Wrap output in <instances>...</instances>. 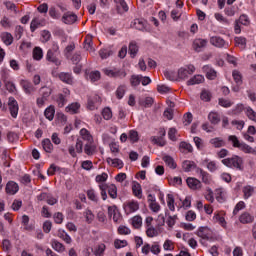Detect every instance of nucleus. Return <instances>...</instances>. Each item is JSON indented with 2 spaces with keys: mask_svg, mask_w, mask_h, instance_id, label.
Returning a JSON list of instances; mask_svg holds the SVG:
<instances>
[{
  "mask_svg": "<svg viewBox=\"0 0 256 256\" xmlns=\"http://www.w3.org/2000/svg\"><path fill=\"white\" fill-rule=\"evenodd\" d=\"M80 135L84 141H87V143L93 141V136L91 135V132H89V130H87L86 128H82L80 130Z\"/></svg>",
  "mask_w": 256,
  "mask_h": 256,
  "instance_id": "c03bdc74",
  "label": "nucleus"
},
{
  "mask_svg": "<svg viewBox=\"0 0 256 256\" xmlns=\"http://www.w3.org/2000/svg\"><path fill=\"white\" fill-rule=\"evenodd\" d=\"M196 174L201 179L202 183L205 185H211L213 179L211 178V174L207 171L203 170L202 168H196Z\"/></svg>",
  "mask_w": 256,
  "mask_h": 256,
  "instance_id": "2eb2a0df",
  "label": "nucleus"
},
{
  "mask_svg": "<svg viewBox=\"0 0 256 256\" xmlns=\"http://www.w3.org/2000/svg\"><path fill=\"white\" fill-rule=\"evenodd\" d=\"M202 71L206 74L207 79H210L211 81L217 77V71H215V69L211 68L209 65L203 66Z\"/></svg>",
  "mask_w": 256,
  "mask_h": 256,
  "instance_id": "4be33fe9",
  "label": "nucleus"
},
{
  "mask_svg": "<svg viewBox=\"0 0 256 256\" xmlns=\"http://www.w3.org/2000/svg\"><path fill=\"white\" fill-rule=\"evenodd\" d=\"M79 109H81V104L79 102H73L65 108V111L66 113H70V115H77Z\"/></svg>",
  "mask_w": 256,
  "mask_h": 256,
  "instance_id": "5701e85b",
  "label": "nucleus"
},
{
  "mask_svg": "<svg viewBox=\"0 0 256 256\" xmlns=\"http://www.w3.org/2000/svg\"><path fill=\"white\" fill-rule=\"evenodd\" d=\"M101 105V97L97 94L88 97L87 109L95 111Z\"/></svg>",
  "mask_w": 256,
  "mask_h": 256,
  "instance_id": "4468645a",
  "label": "nucleus"
},
{
  "mask_svg": "<svg viewBox=\"0 0 256 256\" xmlns=\"http://www.w3.org/2000/svg\"><path fill=\"white\" fill-rule=\"evenodd\" d=\"M62 21L66 25H73V23H75V21H77V15H75V14H73L71 12L65 13L62 16Z\"/></svg>",
  "mask_w": 256,
  "mask_h": 256,
  "instance_id": "b1692460",
  "label": "nucleus"
},
{
  "mask_svg": "<svg viewBox=\"0 0 256 256\" xmlns=\"http://www.w3.org/2000/svg\"><path fill=\"white\" fill-rule=\"evenodd\" d=\"M20 86L22 87L26 95H33V93L37 91V88L35 87V85H33V83H31V81L29 80L22 79L20 81Z\"/></svg>",
  "mask_w": 256,
  "mask_h": 256,
  "instance_id": "ddd939ff",
  "label": "nucleus"
},
{
  "mask_svg": "<svg viewBox=\"0 0 256 256\" xmlns=\"http://www.w3.org/2000/svg\"><path fill=\"white\" fill-rule=\"evenodd\" d=\"M51 247L54 249V251H57V253H64L65 251V245L56 239L51 240Z\"/></svg>",
  "mask_w": 256,
  "mask_h": 256,
  "instance_id": "c756f323",
  "label": "nucleus"
},
{
  "mask_svg": "<svg viewBox=\"0 0 256 256\" xmlns=\"http://www.w3.org/2000/svg\"><path fill=\"white\" fill-rule=\"evenodd\" d=\"M19 191V184L14 181H9L6 184V193L7 195H15Z\"/></svg>",
  "mask_w": 256,
  "mask_h": 256,
  "instance_id": "aec40b11",
  "label": "nucleus"
},
{
  "mask_svg": "<svg viewBox=\"0 0 256 256\" xmlns=\"http://www.w3.org/2000/svg\"><path fill=\"white\" fill-rule=\"evenodd\" d=\"M61 51L59 50V44L55 41L52 42V46L49 48L46 54V61L53 63L56 67L61 65V60L59 59Z\"/></svg>",
  "mask_w": 256,
  "mask_h": 256,
  "instance_id": "f257e3e1",
  "label": "nucleus"
},
{
  "mask_svg": "<svg viewBox=\"0 0 256 256\" xmlns=\"http://www.w3.org/2000/svg\"><path fill=\"white\" fill-rule=\"evenodd\" d=\"M162 160L170 169H177V164L175 163V160L173 159V157L166 155L162 158Z\"/></svg>",
  "mask_w": 256,
  "mask_h": 256,
  "instance_id": "ea45409f",
  "label": "nucleus"
},
{
  "mask_svg": "<svg viewBox=\"0 0 256 256\" xmlns=\"http://www.w3.org/2000/svg\"><path fill=\"white\" fill-rule=\"evenodd\" d=\"M99 55L101 59H107L108 57H111V55H113V52L109 49H101L99 51Z\"/></svg>",
  "mask_w": 256,
  "mask_h": 256,
  "instance_id": "69168bd1",
  "label": "nucleus"
},
{
  "mask_svg": "<svg viewBox=\"0 0 256 256\" xmlns=\"http://www.w3.org/2000/svg\"><path fill=\"white\" fill-rule=\"evenodd\" d=\"M146 235L147 237H150V238L157 237V235H159V231H157L155 227L150 226L146 228Z\"/></svg>",
  "mask_w": 256,
  "mask_h": 256,
  "instance_id": "bf43d9fd",
  "label": "nucleus"
},
{
  "mask_svg": "<svg viewBox=\"0 0 256 256\" xmlns=\"http://www.w3.org/2000/svg\"><path fill=\"white\" fill-rule=\"evenodd\" d=\"M205 81V77L203 75H195L187 81V85H199Z\"/></svg>",
  "mask_w": 256,
  "mask_h": 256,
  "instance_id": "c9c22d12",
  "label": "nucleus"
},
{
  "mask_svg": "<svg viewBox=\"0 0 256 256\" xmlns=\"http://www.w3.org/2000/svg\"><path fill=\"white\" fill-rule=\"evenodd\" d=\"M106 246L105 244H100L97 246L96 250L94 251L95 256H103V253H105Z\"/></svg>",
  "mask_w": 256,
  "mask_h": 256,
  "instance_id": "774afa93",
  "label": "nucleus"
},
{
  "mask_svg": "<svg viewBox=\"0 0 256 256\" xmlns=\"http://www.w3.org/2000/svg\"><path fill=\"white\" fill-rule=\"evenodd\" d=\"M234 41L236 43V47H239L242 51L247 47V39L245 37H235Z\"/></svg>",
  "mask_w": 256,
  "mask_h": 256,
  "instance_id": "79ce46f5",
  "label": "nucleus"
},
{
  "mask_svg": "<svg viewBox=\"0 0 256 256\" xmlns=\"http://www.w3.org/2000/svg\"><path fill=\"white\" fill-rule=\"evenodd\" d=\"M60 81L67 85H73V76L69 72H61L58 74Z\"/></svg>",
  "mask_w": 256,
  "mask_h": 256,
  "instance_id": "393cba45",
  "label": "nucleus"
},
{
  "mask_svg": "<svg viewBox=\"0 0 256 256\" xmlns=\"http://www.w3.org/2000/svg\"><path fill=\"white\" fill-rule=\"evenodd\" d=\"M151 142L154 145H158V147H165V145H167V141H165V138L160 137V136H152L151 137Z\"/></svg>",
  "mask_w": 256,
  "mask_h": 256,
  "instance_id": "a19ab883",
  "label": "nucleus"
},
{
  "mask_svg": "<svg viewBox=\"0 0 256 256\" xmlns=\"http://www.w3.org/2000/svg\"><path fill=\"white\" fill-rule=\"evenodd\" d=\"M207 43V39L196 38L193 41L192 47L196 53H201V51L207 47Z\"/></svg>",
  "mask_w": 256,
  "mask_h": 256,
  "instance_id": "dca6fc26",
  "label": "nucleus"
},
{
  "mask_svg": "<svg viewBox=\"0 0 256 256\" xmlns=\"http://www.w3.org/2000/svg\"><path fill=\"white\" fill-rule=\"evenodd\" d=\"M215 197L216 200L218 201V203H225V192L223 191V189L218 188L215 190Z\"/></svg>",
  "mask_w": 256,
  "mask_h": 256,
  "instance_id": "a18cd8bd",
  "label": "nucleus"
},
{
  "mask_svg": "<svg viewBox=\"0 0 256 256\" xmlns=\"http://www.w3.org/2000/svg\"><path fill=\"white\" fill-rule=\"evenodd\" d=\"M128 51H129L131 57L134 58L137 55V53L139 52V46H137L136 42H130Z\"/></svg>",
  "mask_w": 256,
  "mask_h": 256,
  "instance_id": "49530a36",
  "label": "nucleus"
},
{
  "mask_svg": "<svg viewBox=\"0 0 256 256\" xmlns=\"http://www.w3.org/2000/svg\"><path fill=\"white\" fill-rule=\"evenodd\" d=\"M39 27H41V20H39V18H34L30 24L31 32L35 33V31H37V29H39Z\"/></svg>",
  "mask_w": 256,
  "mask_h": 256,
  "instance_id": "5fc2aeb1",
  "label": "nucleus"
},
{
  "mask_svg": "<svg viewBox=\"0 0 256 256\" xmlns=\"http://www.w3.org/2000/svg\"><path fill=\"white\" fill-rule=\"evenodd\" d=\"M228 141L235 149H240V151H243V153H250L252 155H256L255 149H253V147L249 146L245 142L239 141V138L236 135L228 136Z\"/></svg>",
  "mask_w": 256,
  "mask_h": 256,
  "instance_id": "f03ea898",
  "label": "nucleus"
},
{
  "mask_svg": "<svg viewBox=\"0 0 256 256\" xmlns=\"http://www.w3.org/2000/svg\"><path fill=\"white\" fill-rule=\"evenodd\" d=\"M123 209L126 215H131V213L139 211V202L137 200H127L123 203Z\"/></svg>",
  "mask_w": 256,
  "mask_h": 256,
  "instance_id": "1a4fd4ad",
  "label": "nucleus"
},
{
  "mask_svg": "<svg viewBox=\"0 0 256 256\" xmlns=\"http://www.w3.org/2000/svg\"><path fill=\"white\" fill-rule=\"evenodd\" d=\"M127 91V87L125 85H120L116 90L117 99H121L125 97V92Z\"/></svg>",
  "mask_w": 256,
  "mask_h": 256,
  "instance_id": "13d9d810",
  "label": "nucleus"
},
{
  "mask_svg": "<svg viewBox=\"0 0 256 256\" xmlns=\"http://www.w3.org/2000/svg\"><path fill=\"white\" fill-rule=\"evenodd\" d=\"M3 42L5 43V45H11L13 43V35H11V33H5L2 37Z\"/></svg>",
  "mask_w": 256,
  "mask_h": 256,
  "instance_id": "338daca9",
  "label": "nucleus"
},
{
  "mask_svg": "<svg viewBox=\"0 0 256 256\" xmlns=\"http://www.w3.org/2000/svg\"><path fill=\"white\" fill-rule=\"evenodd\" d=\"M179 151L181 153H193V146L188 142L182 141L179 144Z\"/></svg>",
  "mask_w": 256,
  "mask_h": 256,
  "instance_id": "473e14b6",
  "label": "nucleus"
},
{
  "mask_svg": "<svg viewBox=\"0 0 256 256\" xmlns=\"http://www.w3.org/2000/svg\"><path fill=\"white\" fill-rule=\"evenodd\" d=\"M42 146L46 153H51L53 151V143H51V140L49 139H44L42 141Z\"/></svg>",
  "mask_w": 256,
  "mask_h": 256,
  "instance_id": "8fccbe9b",
  "label": "nucleus"
},
{
  "mask_svg": "<svg viewBox=\"0 0 256 256\" xmlns=\"http://www.w3.org/2000/svg\"><path fill=\"white\" fill-rule=\"evenodd\" d=\"M211 97V92L209 90H202L200 94V99L202 101H206V103H208L209 101H211Z\"/></svg>",
  "mask_w": 256,
  "mask_h": 256,
  "instance_id": "680f3d73",
  "label": "nucleus"
},
{
  "mask_svg": "<svg viewBox=\"0 0 256 256\" xmlns=\"http://www.w3.org/2000/svg\"><path fill=\"white\" fill-rule=\"evenodd\" d=\"M44 116L46 119H48V121H53V119H55V106L50 105L47 107L44 111Z\"/></svg>",
  "mask_w": 256,
  "mask_h": 256,
  "instance_id": "72a5a7b5",
  "label": "nucleus"
},
{
  "mask_svg": "<svg viewBox=\"0 0 256 256\" xmlns=\"http://www.w3.org/2000/svg\"><path fill=\"white\" fill-rule=\"evenodd\" d=\"M132 193L134 197H137V199H141L143 197V189L141 188V184H139L138 182H133Z\"/></svg>",
  "mask_w": 256,
  "mask_h": 256,
  "instance_id": "bb28decb",
  "label": "nucleus"
},
{
  "mask_svg": "<svg viewBox=\"0 0 256 256\" xmlns=\"http://www.w3.org/2000/svg\"><path fill=\"white\" fill-rule=\"evenodd\" d=\"M186 183L189 187V189H192V191H199L203 185L197 178L189 177L186 179Z\"/></svg>",
  "mask_w": 256,
  "mask_h": 256,
  "instance_id": "f3484780",
  "label": "nucleus"
},
{
  "mask_svg": "<svg viewBox=\"0 0 256 256\" xmlns=\"http://www.w3.org/2000/svg\"><path fill=\"white\" fill-rule=\"evenodd\" d=\"M232 77L237 85L243 84V76L241 75V72H239L238 70H234L232 72Z\"/></svg>",
  "mask_w": 256,
  "mask_h": 256,
  "instance_id": "09e8293b",
  "label": "nucleus"
},
{
  "mask_svg": "<svg viewBox=\"0 0 256 256\" xmlns=\"http://www.w3.org/2000/svg\"><path fill=\"white\" fill-rule=\"evenodd\" d=\"M84 217L86 219V222L87 223H93L94 219H95V215L93 214V211L87 209L85 210L84 212Z\"/></svg>",
  "mask_w": 256,
  "mask_h": 256,
  "instance_id": "052dcab7",
  "label": "nucleus"
},
{
  "mask_svg": "<svg viewBox=\"0 0 256 256\" xmlns=\"http://www.w3.org/2000/svg\"><path fill=\"white\" fill-rule=\"evenodd\" d=\"M221 163L229 169H237V171H243V158L238 155H233L230 158H224Z\"/></svg>",
  "mask_w": 256,
  "mask_h": 256,
  "instance_id": "39448f33",
  "label": "nucleus"
},
{
  "mask_svg": "<svg viewBox=\"0 0 256 256\" xmlns=\"http://www.w3.org/2000/svg\"><path fill=\"white\" fill-rule=\"evenodd\" d=\"M210 43L213 47H217L218 49H227V47H229V42L225 41L221 36H212Z\"/></svg>",
  "mask_w": 256,
  "mask_h": 256,
  "instance_id": "9b49d317",
  "label": "nucleus"
},
{
  "mask_svg": "<svg viewBox=\"0 0 256 256\" xmlns=\"http://www.w3.org/2000/svg\"><path fill=\"white\" fill-rule=\"evenodd\" d=\"M239 221L242 223V225H251V223L255 221V216L249 212H243L239 216Z\"/></svg>",
  "mask_w": 256,
  "mask_h": 256,
  "instance_id": "a211bd4d",
  "label": "nucleus"
},
{
  "mask_svg": "<svg viewBox=\"0 0 256 256\" xmlns=\"http://www.w3.org/2000/svg\"><path fill=\"white\" fill-rule=\"evenodd\" d=\"M245 113H246V117H248V119H250V121H254V123H256V112L254 111L253 108H251L249 106L246 107Z\"/></svg>",
  "mask_w": 256,
  "mask_h": 256,
  "instance_id": "de8ad7c7",
  "label": "nucleus"
},
{
  "mask_svg": "<svg viewBox=\"0 0 256 256\" xmlns=\"http://www.w3.org/2000/svg\"><path fill=\"white\" fill-rule=\"evenodd\" d=\"M39 97L36 99L37 107H45V102L49 101V97L53 95V87L51 86H42L39 90Z\"/></svg>",
  "mask_w": 256,
  "mask_h": 256,
  "instance_id": "20e7f679",
  "label": "nucleus"
},
{
  "mask_svg": "<svg viewBox=\"0 0 256 256\" xmlns=\"http://www.w3.org/2000/svg\"><path fill=\"white\" fill-rule=\"evenodd\" d=\"M38 201H46V203H48V205L57 204V199L55 197L51 196V194H47V193H41L38 196Z\"/></svg>",
  "mask_w": 256,
  "mask_h": 256,
  "instance_id": "412c9836",
  "label": "nucleus"
},
{
  "mask_svg": "<svg viewBox=\"0 0 256 256\" xmlns=\"http://www.w3.org/2000/svg\"><path fill=\"white\" fill-rule=\"evenodd\" d=\"M8 107L11 117H13V119H17V115H19V103L17 100H15L13 97H9Z\"/></svg>",
  "mask_w": 256,
  "mask_h": 256,
  "instance_id": "f8f14e48",
  "label": "nucleus"
},
{
  "mask_svg": "<svg viewBox=\"0 0 256 256\" xmlns=\"http://www.w3.org/2000/svg\"><path fill=\"white\" fill-rule=\"evenodd\" d=\"M70 98L71 90H69V88H63L62 91L54 97V102L56 103L57 107L62 109V107H65L66 104L69 103Z\"/></svg>",
  "mask_w": 256,
  "mask_h": 256,
  "instance_id": "0eeeda50",
  "label": "nucleus"
},
{
  "mask_svg": "<svg viewBox=\"0 0 256 256\" xmlns=\"http://www.w3.org/2000/svg\"><path fill=\"white\" fill-rule=\"evenodd\" d=\"M210 145H213L215 149H220V147H225V140L221 137L212 138L209 141Z\"/></svg>",
  "mask_w": 256,
  "mask_h": 256,
  "instance_id": "f704fd0d",
  "label": "nucleus"
},
{
  "mask_svg": "<svg viewBox=\"0 0 256 256\" xmlns=\"http://www.w3.org/2000/svg\"><path fill=\"white\" fill-rule=\"evenodd\" d=\"M177 219H179L177 215L172 216L168 214V219L166 221V224L168 225V227H170V229L174 227L175 223H177Z\"/></svg>",
  "mask_w": 256,
  "mask_h": 256,
  "instance_id": "e2e57ef3",
  "label": "nucleus"
},
{
  "mask_svg": "<svg viewBox=\"0 0 256 256\" xmlns=\"http://www.w3.org/2000/svg\"><path fill=\"white\" fill-rule=\"evenodd\" d=\"M57 237H59V239H62V241H64V243H66L67 245H71L73 243V239L71 238V236H69V234H67V232H65V230L59 229Z\"/></svg>",
  "mask_w": 256,
  "mask_h": 256,
  "instance_id": "cd10ccee",
  "label": "nucleus"
},
{
  "mask_svg": "<svg viewBox=\"0 0 256 256\" xmlns=\"http://www.w3.org/2000/svg\"><path fill=\"white\" fill-rule=\"evenodd\" d=\"M242 193L244 195V199H249V197H252L253 193H255V188L251 185L244 186Z\"/></svg>",
  "mask_w": 256,
  "mask_h": 256,
  "instance_id": "4c0bfd02",
  "label": "nucleus"
},
{
  "mask_svg": "<svg viewBox=\"0 0 256 256\" xmlns=\"http://www.w3.org/2000/svg\"><path fill=\"white\" fill-rule=\"evenodd\" d=\"M114 2L116 3L118 13H127L129 11V6L125 0H114Z\"/></svg>",
  "mask_w": 256,
  "mask_h": 256,
  "instance_id": "a878e982",
  "label": "nucleus"
},
{
  "mask_svg": "<svg viewBox=\"0 0 256 256\" xmlns=\"http://www.w3.org/2000/svg\"><path fill=\"white\" fill-rule=\"evenodd\" d=\"M86 77L91 83H95L96 81H99L101 79V72L99 71H91L86 72Z\"/></svg>",
  "mask_w": 256,
  "mask_h": 256,
  "instance_id": "2f4dec72",
  "label": "nucleus"
},
{
  "mask_svg": "<svg viewBox=\"0 0 256 256\" xmlns=\"http://www.w3.org/2000/svg\"><path fill=\"white\" fill-rule=\"evenodd\" d=\"M164 251H175V242L173 240H165L163 244Z\"/></svg>",
  "mask_w": 256,
  "mask_h": 256,
  "instance_id": "603ef678",
  "label": "nucleus"
},
{
  "mask_svg": "<svg viewBox=\"0 0 256 256\" xmlns=\"http://www.w3.org/2000/svg\"><path fill=\"white\" fill-rule=\"evenodd\" d=\"M193 73H195V66H193V64H189L178 70V78L185 81V79H189V76L193 75Z\"/></svg>",
  "mask_w": 256,
  "mask_h": 256,
  "instance_id": "6e6552de",
  "label": "nucleus"
},
{
  "mask_svg": "<svg viewBox=\"0 0 256 256\" xmlns=\"http://www.w3.org/2000/svg\"><path fill=\"white\" fill-rule=\"evenodd\" d=\"M107 163H109L110 165H112V167H117L118 169H123V160L118 159V158H107L106 159Z\"/></svg>",
  "mask_w": 256,
  "mask_h": 256,
  "instance_id": "58836bf2",
  "label": "nucleus"
},
{
  "mask_svg": "<svg viewBox=\"0 0 256 256\" xmlns=\"http://www.w3.org/2000/svg\"><path fill=\"white\" fill-rule=\"evenodd\" d=\"M182 169L186 172L189 173V171H191L192 169H195V171L197 172V169H199V167H197V164H195V162L191 161V160H185L182 163Z\"/></svg>",
  "mask_w": 256,
  "mask_h": 256,
  "instance_id": "c85d7f7f",
  "label": "nucleus"
},
{
  "mask_svg": "<svg viewBox=\"0 0 256 256\" xmlns=\"http://www.w3.org/2000/svg\"><path fill=\"white\" fill-rule=\"evenodd\" d=\"M167 205L170 211H175V198L173 197V194L167 195Z\"/></svg>",
  "mask_w": 256,
  "mask_h": 256,
  "instance_id": "6e6d98bb",
  "label": "nucleus"
},
{
  "mask_svg": "<svg viewBox=\"0 0 256 256\" xmlns=\"http://www.w3.org/2000/svg\"><path fill=\"white\" fill-rule=\"evenodd\" d=\"M42 43H47L51 40V32L49 30H43L41 32Z\"/></svg>",
  "mask_w": 256,
  "mask_h": 256,
  "instance_id": "0e129e2a",
  "label": "nucleus"
},
{
  "mask_svg": "<svg viewBox=\"0 0 256 256\" xmlns=\"http://www.w3.org/2000/svg\"><path fill=\"white\" fill-rule=\"evenodd\" d=\"M195 234L200 238L202 245H205V241L213 243L217 239V236H215L213 230L209 229V227H199Z\"/></svg>",
  "mask_w": 256,
  "mask_h": 256,
  "instance_id": "7ed1b4c3",
  "label": "nucleus"
},
{
  "mask_svg": "<svg viewBox=\"0 0 256 256\" xmlns=\"http://www.w3.org/2000/svg\"><path fill=\"white\" fill-rule=\"evenodd\" d=\"M99 189L101 191L100 195L103 201H107V192L111 199H117V186H115V184L107 185L105 183H102L99 185Z\"/></svg>",
  "mask_w": 256,
  "mask_h": 256,
  "instance_id": "423d86ee",
  "label": "nucleus"
},
{
  "mask_svg": "<svg viewBox=\"0 0 256 256\" xmlns=\"http://www.w3.org/2000/svg\"><path fill=\"white\" fill-rule=\"evenodd\" d=\"M208 121H210L211 125H219L221 123V116L217 112H210L208 114Z\"/></svg>",
  "mask_w": 256,
  "mask_h": 256,
  "instance_id": "7c9ffc66",
  "label": "nucleus"
},
{
  "mask_svg": "<svg viewBox=\"0 0 256 256\" xmlns=\"http://www.w3.org/2000/svg\"><path fill=\"white\" fill-rule=\"evenodd\" d=\"M141 79H143V76L141 75H132L130 78L132 87H138V85L141 84Z\"/></svg>",
  "mask_w": 256,
  "mask_h": 256,
  "instance_id": "864d4df0",
  "label": "nucleus"
},
{
  "mask_svg": "<svg viewBox=\"0 0 256 256\" xmlns=\"http://www.w3.org/2000/svg\"><path fill=\"white\" fill-rule=\"evenodd\" d=\"M33 58L35 59V61H41V59H43V49H41V47L34 48Z\"/></svg>",
  "mask_w": 256,
  "mask_h": 256,
  "instance_id": "3c124183",
  "label": "nucleus"
},
{
  "mask_svg": "<svg viewBox=\"0 0 256 256\" xmlns=\"http://www.w3.org/2000/svg\"><path fill=\"white\" fill-rule=\"evenodd\" d=\"M138 103L140 107L149 108L153 107V103H155V100H153V98L151 97H146L145 99H139Z\"/></svg>",
  "mask_w": 256,
  "mask_h": 256,
  "instance_id": "e433bc0d",
  "label": "nucleus"
},
{
  "mask_svg": "<svg viewBox=\"0 0 256 256\" xmlns=\"http://www.w3.org/2000/svg\"><path fill=\"white\" fill-rule=\"evenodd\" d=\"M128 139L131 141V143H137V141H139V132L130 130Z\"/></svg>",
  "mask_w": 256,
  "mask_h": 256,
  "instance_id": "4d7b16f0",
  "label": "nucleus"
},
{
  "mask_svg": "<svg viewBox=\"0 0 256 256\" xmlns=\"http://www.w3.org/2000/svg\"><path fill=\"white\" fill-rule=\"evenodd\" d=\"M84 153L89 157L93 156L94 153H97V146L93 140L84 145Z\"/></svg>",
  "mask_w": 256,
  "mask_h": 256,
  "instance_id": "6ab92c4d",
  "label": "nucleus"
},
{
  "mask_svg": "<svg viewBox=\"0 0 256 256\" xmlns=\"http://www.w3.org/2000/svg\"><path fill=\"white\" fill-rule=\"evenodd\" d=\"M103 73H105L107 77H113L114 79H125L127 77V72H125V70H111L106 68L103 69Z\"/></svg>",
  "mask_w": 256,
  "mask_h": 256,
  "instance_id": "9d476101",
  "label": "nucleus"
},
{
  "mask_svg": "<svg viewBox=\"0 0 256 256\" xmlns=\"http://www.w3.org/2000/svg\"><path fill=\"white\" fill-rule=\"evenodd\" d=\"M131 224L134 227V229H141L143 225V218H141V216L139 215H136L132 218Z\"/></svg>",
  "mask_w": 256,
  "mask_h": 256,
  "instance_id": "37998d69",
  "label": "nucleus"
}]
</instances>
